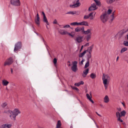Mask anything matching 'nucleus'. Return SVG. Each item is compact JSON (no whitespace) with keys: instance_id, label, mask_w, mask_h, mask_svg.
I'll return each instance as SVG.
<instances>
[{"instance_id":"39","label":"nucleus","mask_w":128,"mask_h":128,"mask_svg":"<svg viewBox=\"0 0 128 128\" xmlns=\"http://www.w3.org/2000/svg\"><path fill=\"white\" fill-rule=\"evenodd\" d=\"M12 126L11 124H6V128H10L12 127Z\"/></svg>"},{"instance_id":"49","label":"nucleus","mask_w":128,"mask_h":128,"mask_svg":"<svg viewBox=\"0 0 128 128\" xmlns=\"http://www.w3.org/2000/svg\"><path fill=\"white\" fill-rule=\"evenodd\" d=\"M53 23L54 24H57V21L56 20H54L53 22Z\"/></svg>"},{"instance_id":"47","label":"nucleus","mask_w":128,"mask_h":128,"mask_svg":"<svg viewBox=\"0 0 128 128\" xmlns=\"http://www.w3.org/2000/svg\"><path fill=\"white\" fill-rule=\"evenodd\" d=\"M0 128H6V124H3L0 127Z\"/></svg>"},{"instance_id":"13","label":"nucleus","mask_w":128,"mask_h":128,"mask_svg":"<svg viewBox=\"0 0 128 128\" xmlns=\"http://www.w3.org/2000/svg\"><path fill=\"white\" fill-rule=\"evenodd\" d=\"M83 37L81 36H78L76 38V40L78 43H80L82 41Z\"/></svg>"},{"instance_id":"55","label":"nucleus","mask_w":128,"mask_h":128,"mask_svg":"<svg viewBox=\"0 0 128 128\" xmlns=\"http://www.w3.org/2000/svg\"><path fill=\"white\" fill-rule=\"evenodd\" d=\"M39 18V15L38 14H37L36 16V18Z\"/></svg>"},{"instance_id":"56","label":"nucleus","mask_w":128,"mask_h":128,"mask_svg":"<svg viewBox=\"0 0 128 128\" xmlns=\"http://www.w3.org/2000/svg\"><path fill=\"white\" fill-rule=\"evenodd\" d=\"M11 72L12 74V73H13V70H12V68L11 69Z\"/></svg>"},{"instance_id":"53","label":"nucleus","mask_w":128,"mask_h":128,"mask_svg":"<svg viewBox=\"0 0 128 128\" xmlns=\"http://www.w3.org/2000/svg\"><path fill=\"white\" fill-rule=\"evenodd\" d=\"M42 14H43V17L46 16H45V14L44 13V12H42Z\"/></svg>"},{"instance_id":"42","label":"nucleus","mask_w":128,"mask_h":128,"mask_svg":"<svg viewBox=\"0 0 128 128\" xmlns=\"http://www.w3.org/2000/svg\"><path fill=\"white\" fill-rule=\"evenodd\" d=\"M71 87L72 89L76 90L78 92H79V90L77 87L75 86H71Z\"/></svg>"},{"instance_id":"36","label":"nucleus","mask_w":128,"mask_h":128,"mask_svg":"<svg viewBox=\"0 0 128 128\" xmlns=\"http://www.w3.org/2000/svg\"><path fill=\"white\" fill-rule=\"evenodd\" d=\"M115 1V0H106V2L108 4H111Z\"/></svg>"},{"instance_id":"3","label":"nucleus","mask_w":128,"mask_h":128,"mask_svg":"<svg viewBox=\"0 0 128 128\" xmlns=\"http://www.w3.org/2000/svg\"><path fill=\"white\" fill-rule=\"evenodd\" d=\"M60 34L62 35H68L69 36L72 38H73L75 34V32H69L65 30H63L62 32H61Z\"/></svg>"},{"instance_id":"10","label":"nucleus","mask_w":128,"mask_h":128,"mask_svg":"<svg viewBox=\"0 0 128 128\" xmlns=\"http://www.w3.org/2000/svg\"><path fill=\"white\" fill-rule=\"evenodd\" d=\"M21 44L20 43L18 42L16 44L15 46L14 51L16 52L17 51L18 49L20 48Z\"/></svg>"},{"instance_id":"58","label":"nucleus","mask_w":128,"mask_h":128,"mask_svg":"<svg viewBox=\"0 0 128 128\" xmlns=\"http://www.w3.org/2000/svg\"><path fill=\"white\" fill-rule=\"evenodd\" d=\"M83 46H82L81 48V50H80V51H81L82 50V49L83 48Z\"/></svg>"},{"instance_id":"43","label":"nucleus","mask_w":128,"mask_h":128,"mask_svg":"<svg viewBox=\"0 0 128 128\" xmlns=\"http://www.w3.org/2000/svg\"><path fill=\"white\" fill-rule=\"evenodd\" d=\"M123 44L125 46H128V42L124 41L123 42Z\"/></svg>"},{"instance_id":"23","label":"nucleus","mask_w":128,"mask_h":128,"mask_svg":"<svg viewBox=\"0 0 128 128\" xmlns=\"http://www.w3.org/2000/svg\"><path fill=\"white\" fill-rule=\"evenodd\" d=\"M12 111L10 110H4L3 112V113L4 114H8V113L10 114H12Z\"/></svg>"},{"instance_id":"25","label":"nucleus","mask_w":128,"mask_h":128,"mask_svg":"<svg viewBox=\"0 0 128 128\" xmlns=\"http://www.w3.org/2000/svg\"><path fill=\"white\" fill-rule=\"evenodd\" d=\"M84 84V82L83 81H81L78 83H76L74 84V85L76 86H78L80 84Z\"/></svg>"},{"instance_id":"59","label":"nucleus","mask_w":128,"mask_h":128,"mask_svg":"<svg viewBox=\"0 0 128 128\" xmlns=\"http://www.w3.org/2000/svg\"><path fill=\"white\" fill-rule=\"evenodd\" d=\"M90 96H92V93H91V92H90Z\"/></svg>"},{"instance_id":"44","label":"nucleus","mask_w":128,"mask_h":128,"mask_svg":"<svg viewBox=\"0 0 128 128\" xmlns=\"http://www.w3.org/2000/svg\"><path fill=\"white\" fill-rule=\"evenodd\" d=\"M84 61V59H82V60L81 61H80L79 62V64L80 65H82L83 63V62Z\"/></svg>"},{"instance_id":"61","label":"nucleus","mask_w":128,"mask_h":128,"mask_svg":"<svg viewBox=\"0 0 128 128\" xmlns=\"http://www.w3.org/2000/svg\"><path fill=\"white\" fill-rule=\"evenodd\" d=\"M120 121L121 122H123V120L121 119L120 120Z\"/></svg>"},{"instance_id":"5","label":"nucleus","mask_w":128,"mask_h":128,"mask_svg":"<svg viewBox=\"0 0 128 128\" xmlns=\"http://www.w3.org/2000/svg\"><path fill=\"white\" fill-rule=\"evenodd\" d=\"M10 3L16 6H19L20 5V0H11Z\"/></svg>"},{"instance_id":"17","label":"nucleus","mask_w":128,"mask_h":128,"mask_svg":"<svg viewBox=\"0 0 128 128\" xmlns=\"http://www.w3.org/2000/svg\"><path fill=\"white\" fill-rule=\"evenodd\" d=\"M80 25H84L86 26H88L89 24L88 22L85 21H82L80 23Z\"/></svg>"},{"instance_id":"52","label":"nucleus","mask_w":128,"mask_h":128,"mask_svg":"<svg viewBox=\"0 0 128 128\" xmlns=\"http://www.w3.org/2000/svg\"><path fill=\"white\" fill-rule=\"evenodd\" d=\"M117 109L119 111H120L121 110V109L120 108H118Z\"/></svg>"},{"instance_id":"50","label":"nucleus","mask_w":128,"mask_h":128,"mask_svg":"<svg viewBox=\"0 0 128 128\" xmlns=\"http://www.w3.org/2000/svg\"><path fill=\"white\" fill-rule=\"evenodd\" d=\"M89 46V43H88L84 45V46Z\"/></svg>"},{"instance_id":"63","label":"nucleus","mask_w":128,"mask_h":128,"mask_svg":"<svg viewBox=\"0 0 128 128\" xmlns=\"http://www.w3.org/2000/svg\"><path fill=\"white\" fill-rule=\"evenodd\" d=\"M69 66H71L70 64H70L68 65Z\"/></svg>"},{"instance_id":"7","label":"nucleus","mask_w":128,"mask_h":128,"mask_svg":"<svg viewBox=\"0 0 128 128\" xmlns=\"http://www.w3.org/2000/svg\"><path fill=\"white\" fill-rule=\"evenodd\" d=\"M91 31L92 29H87L86 31H85L84 30V28L83 32L82 34H84L86 35L89 34L88 35H91L92 34V33H91Z\"/></svg>"},{"instance_id":"16","label":"nucleus","mask_w":128,"mask_h":128,"mask_svg":"<svg viewBox=\"0 0 128 128\" xmlns=\"http://www.w3.org/2000/svg\"><path fill=\"white\" fill-rule=\"evenodd\" d=\"M109 101V98L108 96L107 95L104 98V102L106 103H108Z\"/></svg>"},{"instance_id":"20","label":"nucleus","mask_w":128,"mask_h":128,"mask_svg":"<svg viewBox=\"0 0 128 128\" xmlns=\"http://www.w3.org/2000/svg\"><path fill=\"white\" fill-rule=\"evenodd\" d=\"M2 83L4 86H7L9 83V82L6 80H4L2 81Z\"/></svg>"},{"instance_id":"26","label":"nucleus","mask_w":128,"mask_h":128,"mask_svg":"<svg viewBox=\"0 0 128 128\" xmlns=\"http://www.w3.org/2000/svg\"><path fill=\"white\" fill-rule=\"evenodd\" d=\"M76 11H70L67 12L66 14L70 15H74L76 14Z\"/></svg>"},{"instance_id":"1","label":"nucleus","mask_w":128,"mask_h":128,"mask_svg":"<svg viewBox=\"0 0 128 128\" xmlns=\"http://www.w3.org/2000/svg\"><path fill=\"white\" fill-rule=\"evenodd\" d=\"M114 18V13L109 16L104 13L103 14L100 16V19L101 20L103 23H104L107 21L108 19H110L112 22Z\"/></svg>"},{"instance_id":"51","label":"nucleus","mask_w":128,"mask_h":128,"mask_svg":"<svg viewBox=\"0 0 128 128\" xmlns=\"http://www.w3.org/2000/svg\"><path fill=\"white\" fill-rule=\"evenodd\" d=\"M121 117V116H119V117H117V118H118V120L120 121V120H121L120 117Z\"/></svg>"},{"instance_id":"8","label":"nucleus","mask_w":128,"mask_h":128,"mask_svg":"<svg viewBox=\"0 0 128 128\" xmlns=\"http://www.w3.org/2000/svg\"><path fill=\"white\" fill-rule=\"evenodd\" d=\"M97 8L96 5L95 4H92L89 8L88 10L89 11L94 10Z\"/></svg>"},{"instance_id":"46","label":"nucleus","mask_w":128,"mask_h":128,"mask_svg":"<svg viewBox=\"0 0 128 128\" xmlns=\"http://www.w3.org/2000/svg\"><path fill=\"white\" fill-rule=\"evenodd\" d=\"M70 26L69 25H66L64 26L63 28H70Z\"/></svg>"},{"instance_id":"37","label":"nucleus","mask_w":128,"mask_h":128,"mask_svg":"<svg viewBox=\"0 0 128 128\" xmlns=\"http://www.w3.org/2000/svg\"><path fill=\"white\" fill-rule=\"evenodd\" d=\"M90 76L92 79H94L96 78V75L95 74L92 73L91 74Z\"/></svg>"},{"instance_id":"34","label":"nucleus","mask_w":128,"mask_h":128,"mask_svg":"<svg viewBox=\"0 0 128 128\" xmlns=\"http://www.w3.org/2000/svg\"><path fill=\"white\" fill-rule=\"evenodd\" d=\"M70 25L72 26H79L80 25V23H78L77 22H75L71 23Z\"/></svg>"},{"instance_id":"48","label":"nucleus","mask_w":128,"mask_h":128,"mask_svg":"<svg viewBox=\"0 0 128 128\" xmlns=\"http://www.w3.org/2000/svg\"><path fill=\"white\" fill-rule=\"evenodd\" d=\"M57 62V60L56 58H54L53 60V62L54 64L55 65L56 64Z\"/></svg>"},{"instance_id":"27","label":"nucleus","mask_w":128,"mask_h":128,"mask_svg":"<svg viewBox=\"0 0 128 128\" xmlns=\"http://www.w3.org/2000/svg\"><path fill=\"white\" fill-rule=\"evenodd\" d=\"M87 52V50L84 51L82 53L79 54V57H82Z\"/></svg>"},{"instance_id":"6","label":"nucleus","mask_w":128,"mask_h":128,"mask_svg":"<svg viewBox=\"0 0 128 128\" xmlns=\"http://www.w3.org/2000/svg\"><path fill=\"white\" fill-rule=\"evenodd\" d=\"M72 66L71 69L72 71L74 72H76L78 70L77 67V62L76 61L72 62Z\"/></svg>"},{"instance_id":"11","label":"nucleus","mask_w":128,"mask_h":128,"mask_svg":"<svg viewBox=\"0 0 128 128\" xmlns=\"http://www.w3.org/2000/svg\"><path fill=\"white\" fill-rule=\"evenodd\" d=\"M80 5V3L79 2V0H78L76 2V3L73 5H70V6L71 8H74L77 7Z\"/></svg>"},{"instance_id":"24","label":"nucleus","mask_w":128,"mask_h":128,"mask_svg":"<svg viewBox=\"0 0 128 128\" xmlns=\"http://www.w3.org/2000/svg\"><path fill=\"white\" fill-rule=\"evenodd\" d=\"M61 125L62 124L60 121V120H58L56 125V128H60L61 126Z\"/></svg>"},{"instance_id":"21","label":"nucleus","mask_w":128,"mask_h":128,"mask_svg":"<svg viewBox=\"0 0 128 128\" xmlns=\"http://www.w3.org/2000/svg\"><path fill=\"white\" fill-rule=\"evenodd\" d=\"M8 104L7 102H4L2 103L1 105V106L2 108H4L8 106Z\"/></svg>"},{"instance_id":"15","label":"nucleus","mask_w":128,"mask_h":128,"mask_svg":"<svg viewBox=\"0 0 128 128\" xmlns=\"http://www.w3.org/2000/svg\"><path fill=\"white\" fill-rule=\"evenodd\" d=\"M90 14V16H91V17H90V20H94L96 12H91Z\"/></svg>"},{"instance_id":"22","label":"nucleus","mask_w":128,"mask_h":128,"mask_svg":"<svg viewBox=\"0 0 128 128\" xmlns=\"http://www.w3.org/2000/svg\"><path fill=\"white\" fill-rule=\"evenodd\" d=\"M93 47V45H92L91 46L88 48L87 50H87V52H88L91 53Z\"/></svg>"},{"instance_id":"30","label":"nucleus","mask_w":128,"mask_h":128,"mask_svg":"<svg viewBox=\"0 0 128 128\" xmlns=\"http://www.w3.org/2000/svg\"><path fill=\"white\" fill-rule=\"evenodd\" d=\"M40 18H36L35 20L36 23L38 25L40 24Z\"/></svg>"},{"instance_id":"54","label":"nucleus","mask_w":128,"mask_h":128,"mask_svg":"<svg viewBox=\"0 0 128 128\" xmlns=\"http://www.w3.org/2000/svg\"><path fill=\"white\" fill-rule=\"evenodd\" d=\"M96 114H98V116H100V117L102 116H101L100 115V114H98V112H96Z\"/></svg>"},{"instance_id":"57","label":"nucleus","mask_w":128,"mask_h":128,"mask_svg":"<svg viewBox=\"0 0 128 128\" xmlns=\"http://www.w3.org/2000/svg\"><path fill=\"white\" fill-rule=\"evenodd\" d=\"M80 58L81 57H79V58H78V61H79V62H80Z\"/></svg>"},{"instance_id":"32","label":"nucleus","mask_w":128,"mask_h":128,"mask_svg":"<svg viewBox=\"0 0 128 128\" xmlns=\"http://www.w3.org/2000/svg\"><path fill=\"white\" fill-rule=\"evenodd\" d=\"M127 50V48H125V47L121 49V50H120V53L121 54H122V53H123L124 52L126 51Z\"/></svg>"},{"instance_id":"28","label":"nucleus","mask_w":128,"mask_h":128,"mask_svg":"<svg viewBox=\"0 0 128 128\" xmlns=\"http://www.w3.org/2000/svg\"><path fill=\"white\" fill-rule=\"evenodd\" d=\"M90 66V63L89 61L88 60L85 66L84 67V68L86 69Z\"/></svg>"},{"instance_id":"35","label":"nucleus","mask_w":128,"mask_h":128,"mask_svg":"<svg viewBox=\"0 0 128 128\" xmlns=\"http://www.w3.org/2000/svg\"><path fill=\"white\" fill-rule=\"evenodd\" d=\"M43 21L44 22H46L47 25H49V24L48 21L47 19L46 16L43 17Z\"/></svg>"},{"instance_id":"12","label":"nucleus","mask_w":128,"mask_h":128,"mask_svg":"<svg viewBox=\"0 0 128 128\" xmlns=\"http://www.w3.org/2000/svg\"><path fill=\"white\" fill-rule=\"evenodd\" d=\"M13 113L16 116L20 114L21 112L19 109L18 108H15L13 112Z\"/></svg>"},{"instance_id":"64","label":"nucleus","mask_w":128,"mask_h":128,"mask_svg":"<svg viewBox=\"0 0 128 128\" xmlns=\"http://www.w3.org/2000/svg\"><path fill=\"white\" fill-rule=\"evenodd\" d=\"M127 38L128 39V35H127Z\"/></svg>"},{"instance_id":"62","label":"nucleus","mask_w":128,"mask_h":128,"mask_svg":"<svg viewBox=\"0 0 128 128\" xmlns=\"http://www.w3.org/2000/svg\"><path fill=\"white\" fill-rule=\"evenodd\" d=\"M122 105H123V106H125V104H124V103H122Z\"/></svg>"},{"instance_id":"31","label":"nucleus","mask_w":128,"mask_h":128,"mask_svg":"<svg viewBox=\"0 0 128 128\" xmlns=\"http://www.w3.org/2000/svg\"><path fill=\"white\" fill-rule=\"evenodd\" d=\"M91 35H88L86 37V39L87 42H88L91 39Z\"/></svg>"},{"instance_id":"60","label":"nucleus","mask_w":128,"mask_h":128,"mask_svg":"<svg viewBox=\"0 0 128 128\" xmlns=\"http://www.w3.org/2000/svg\"><path fill=\"white\" fill-rule=\"evenodd\" d=\"M118 58H119L118 56L116 58V60L117 61L118 60Z\"/></svg>"},{"instance_id":"18","label":"nucleus","mask_w":128,"mask_h":128,"mask_svg":"<svg viewBox=\"0 0 128 128\" xmlns=\"http://www.w3.org/2000/svg\"><path fill=\"white\" fill-rule=\"evenodd\" d=\"M86 95L87 99L89 100L92 104H94V102L91 99V98H92V96H90L88 94H87Z\"/></svg>"},{"instance_id":"9","label":"nucleus","mask_w":128,"mask_h":128,"mask_svg":"<svg viewBox=\"0 0 128 128\" xmlns=\"http://www.w3.org/2000/svg\"><path fill=\"white\" fill-rule=\"evenodd\" d=\"M89 69L88 68L85 69L84 70L82 74V76L84 78L85 77L88 72Z\"/></svg>"},{"instance_id":"45","label":"nucleus","mask_w":128,"mask_h":128,"mask_svg":"<svg viewBox=\"0 0 128 128\" xmlns=\"http://www.w3.org/2000/svg\"><path fill=\"white\" fill-rule=\"evenodd\" d=\"M116 115L117 117L119 116H121L120 114V113L118 112H116Z\"/></svg>"},{"instance_id":"41","label":"nucleus","mask_w":128,"mask_h":128,"mask_svg":"<svg viewBox=\"0 0 128 128\" xmlns=\"http://www.w3.org/2000/svg\"><path fill=\"white\" fill-rule=\"evenodd\" d=\"M94 0L95 2L97 5L99 6L100 5V2L98 0Z\"/></svg>"},{"instance_id":"40","label":"nucleus","mask_w":128,"mask_h":128,"mask_svg":"<svg viewBox=\"0 0 128 128\" xmlns=\"http://www.w3.org/2000/svg\"><path fill=\"white\" fill-rule=\"evenodd\" d=\"M91 17V16L90 15V14L88 15H85L84 16V19H88L89 17Z\"/></svg>"},{"instance_id":"19","label":"nucleus","mask_w":128,"mask_h":128,"mask_svg":"<svg viewBox=\"0 0 128 128\" xmlns=\"http://www.w3.org/2000/svg\"><path fill=\"white\" fill-rule=\"evenodd\" d=\"M10 114L9 116L10 118L12 120H15L16 116L13 113L12 111V114Z\"/></svg>"},{"instance_id":"14","label":"nucleus","mask_w":128,"mask_h":128,"mask_svg":"<svg viewBox=\"0 0 128 128\" xmlns=\"http://www.w3.org/2000/svg\"><path fill=\"white\" fill-rule=\"evenodd\" d=\"M84 28V27H82L81 28L79 27H77L75 28V32H80L81 31L82 33Z\"/></svg>"},{"instance_id":"2","label":"nucleus","mask_w":128,"mask_h":128,"mask_svg":"<svg viewBox=\"0 0 128 128\" xmlns=\"http://www.w3.org/2000/svg\"><path fill=\"white\" fill-rule=\"evenodd\" d=\"M102 78L103 84H104L106 90L110 82V77L108 75L103 74Z\"/></svg>"},{"instance_id":"29","label":"nucleus","mask_w":128,"mask_h":128,"mask_svg":"<svg viewBox=\"0 0 128 128\" xmlns=\"http://www.w3.org/2000/svg\"><path fill=\"white\" fill-rule=\"evenodd\" d=\"M112 12V10L110 9H109L108 10L107 12H106L104 13L105 14H106L109 16L110 14Z\"/></svg>"},{"instance_id":"4","label":"nucleus","mask_w":128,"mask_h":128,"mask_svg":"<svg viewBox=\"0 0 128 128\" xmlns=\"http://www.w3.org/2000/svg\"><path fill=\"white\" fill-rule=\"evenodd\" d=\"M13 60L12 58H10L7 59L4 63V66H6V65L9 66L13 62Z\"/></svg>"},{"instance_id":"33","label":"nucleus","mask_w":128,"mask_h":128,"mask_svg":"<svg viewBox=\"0 0 128 128\" xmlns=\"http://www.w3.org/2000/svg\"><path fill=\"white\" fill-rule=\"evenodd\" d=\"M126 112L125 110H124L120 112L121 116H124L126 114Z\"/></svg>"},{"instance_id":"38","label":"nucleus","mask_w":128,"mask_h":128,"mask_svg":"<svg viewBox=\"0 0 128 128\" xmlns=\"http://www.w3.org/2000/svg\"><path fill=\"white\" fill-rule=\"evenodd\" d=\"M88 54H87V58L88 60H89V59L90 58L92 57L91 53L88 52Z\"/></svg>"}]
</instances>
